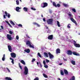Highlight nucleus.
<instances>
[{
  "label": "nucleus",
  "instance_id": "nucleus-51",
  "mask_svg": "<svg viewBox=\"0 0 80 80\" xmlns=\"http://www.w3.org/2000/svg\"><path fill=\"white\" fill-rule=\"evenodd\" d=\"M18 27H22V25L20 24H19L18 25Z\"/></svg>",
  "mask_w": 80,
  "mask_h": 80
},
{
  "label": "nucleus",
  "instance_id": "nucleus-15",
  "mask_svg": "<svg viewBox=\"0 0 80 80\" xmlns=\"http://www.w3.org/2000/svg\"><path fill=\"white\" fill-rule=\"evenodd\" d=\"M24 51L25 52H26L28 53H29L30 52V49H25L24 50Z\"/></svg>",
  "mask_w": 80,
  "mask_h": 80
},
{
  "label": "nucleus",
  "instance_id": "nucleus-64",
  "mask_svg": "<svg viewBox=\"0 0 80 80\" xmlns=\"http://www.w3.org/2000/svg\"><path fill=\"white\" fill-rule=\"evenodd\" d=\"M58 80H61V79L60 78H58Z\"/></svg>",
  "mask_w": 80,
  "mask_h": 80
},
{
  "label": "nucleus",
  "instance_id": "nucleus-9",
  "mask_svg": "<svg viewBox=\"0 0 80 80\" xmlns=\"http://www.w3.org/2000/svg\"><path fill=\"white\" fill-rule=\"evenodd\" d=\"M7 37L8 39L9 40H12V38L11 37V35H9L8 34L7 35Z\"/></svg>",
  "mask_w": 80,
  "mask_h": 80
},
{
  "label": "nucleus",
  "instance_id": "nucleus-6",
  "mask_svg": "<svg viewBox=\"0 0 80 80\" xmlns=\"http://www.w3.org/2000/svg\"><path fill=\"white\" fill-rule=\"evenodd\" d=\"M72 51L70 50H68L67 51V54L68 55H72Z\"/></svg>",
  "mask_w": 80,
  "mask_h": 80
},
{
  "label": "nucleus",
  "instance_id": "nucleus-34",
  "mask_svg": "<svg viewBox=\"0 0 80 80\" xmlns=\"http://www.w3.org/2000/svg\"><path fill=\"white\" fill-rule=\"evenodd\" d=\"M63 5L64 6V7H68V5L66 4H63Z\"/></svg>",
  "mask_w": 80,
  "mask_h": 80
},
{
  "label": "nucleus",
  "instance_id": "nucleus-48",
  "mask_svg": "<svg viewBox=\"0 0 80 80\" xmlns=\"http://www.w3.org/2000/svg\"><path fill=\"white\" fill-rule=\"evenodd\" d=\"M7 16L8 18H10V14H8Z\"/></svg>",
  "mask_w": 80,
  "mask_h": 80
},
{
  "label": "nucleus",
  "instance_id": "nucleus-8",
  "mask_svg": "<svg viewBox=\"0 0 80 80\" xmlns=\"http://www.w3.org/2000/svg\"><path fill=\"white\" fill-rule=\"evenodd\" d=\"M72 22H73L75 24L77 25V22L75 20V19H73V18H70Z\"/></svg>",
  "mask_w": 80,
  "mask_h": 80
},
{
  "label": "nucleus",
  "instance_id": "nucleus-10",
  "mask_svg": "<svg viewBox=\"0 0 80 80\" xmlns=\"http://www.w3.org/2000/svg\"><path fill=\"white\" fill-rule=\"evenodd\" d=\"M48 40H53V35H51L49 36L48 37Z\"/></svg>",
  "mask_w": 80,
  "mask_h": 80
},
{
  "label": "nucleus",
  "instance_id": "nucleus-3",
  "mask_svg": "<svg viewBox=\"0 0 80 80\" xmlns=\"http://www.w3.org/2000/svg\"><path fill=\"white\" fill-rule=\"evenodd\" d=\"M28 73V68H27V67L25 66L24 67V73L25 75H27Z\"/></svg>",
  "mask_w": 80,
  "mask_h": 80
},
{
  "label": "nucleus",
  "instance_id": "nucleus-63",
  "mask_svg": "<svg viewBox=\"0 0 80 80\" xmlns=\"http://www.w3.org/2000/svg\"><path fill=\"white\" fill-rule=\"evenodd\" d=\"M41 17H43V14L41 15Z\"/></svg>",
  "mask_w": 80,
  "mask_h": 80
},
{
  "label": "nucleus",
  "instance_id": "nucleus-44",
  "mask_svg": "<svg viewBox=\"0 0 80 80\" xmlns=\"http://www.w3.org/2000/svg\"><path fill=\"white\" fill-rule=\"evenodd\" d=\"M72 10L73 12H76V10H75V9H72Z\"/></svg>",
  "mask_w": 80,
  "mask_h": 80
},
{
  "label": "nucleus",
  "instance_id": "nucleus-25",
  "mask_svg": "<svg viewBox=\"0 0 80 80\" xmlns=\"http://www.w3.org/2000/svg\"><path fill=\"white\" fill-rule=\"evenodd\" d=\"M10 60H12L11 61V62L12 63V64H14V60L11 58H10Z\"/></svg>",
  "mask_w": 80,
  "mask_h": 80
},
{
  "label": "nucleus",
  "instance_id": "nucleus-21",
  "mask_svg": "<svg viewBox=\"0 0 80 80\" xmlns=\"http://www.w3.org/2000/svg\"><path fill=\"white\" fill-rule=\"evenodd\" d=\"M71 63H72V65H75V62L74 61H73V60H71Z\"/></svg>",
  "mask_w": 80,
  "mask_h": 80
},
{
  "label": "nucleus",
  "instance_id": "nucleus-50",
  "mask_svg": "<svg viewBox=\"0 0 80 80\" xmlns=\"http://www.w3.org/2000/svg\"><path fill=\"white\" fill-rule=\"evenodd\" d=\"M36 59L35 58H33L32 60V62H35V61Z\"/></svg>",
  "mask_w": 80,
  "mask_h": 80
},
{
  "label": "nucleus",
  "instance_id": "nucleus-53",
  "mask_svg": "<svg viewBox=\"0 0 80 80\" xmlns=\"http://www.w3.org/2000/svg\"><path fill=\"white\" fill-rule=\"evenodd\" d=\"M39 64L40 67H42V63H39Z\"/></svg>",
  "mask_w": 80,
  "mask_h": 80
},
{
  "label": "nucleus",
  "instance_id": "nucleus-26",
  "mask_svg": "<svg viewBox=\"0 0 80 80\" xmlns=\"http://www.w3.org/2000/svg\"><path fill=\"white\" fill-rule=\"evenodd\" d=\"M5 79L6 80H12V79L11 78L8 77H6L5 78Z\"/></svg>",
  "mask_w": 80,
  "mask_h": 80
},
{
  "label": "nucleus",
  "instance_id": "nucleus-62",
  "mask_svg": "<svg viewBox=\"0 0 80 80\" xmlns=\"http://www.w3.org/2000/svg\"><path fill=\"white\" fill-rule=\"evenodd\" d=\"M37 63L38 65V62H37Z\"/></svg>",
  "mask_w": 80,
  "mask_h": 80
},
{
  "label": "nucleus",
  "instance_id": "nucleus-31",
  "mask_svg": "<svg viewBox=\"0 0 80 80\" xmlns=\"http://www.w3.org/2000/svg\"><path fill=\"white\" fill-rule=\"evenodd\" d=\"M10 23L12 24V25H15V23L13 22L12 21H10Z\"/></svg>",
  "mask_w": 80,
  "mask_h": 80
},
{
  "label": "nucleus",
  "instance_id": "nucleus-42",
  "mask_svg": "<svg viewBox=\"0 0 80 80\" xmlns=\"http://www.w3.org/2000/svg\"><path fill=\"white\" fill-rule=\"evenodd\" d=\"M68 15H69V17H71V16H72V14H71V12H69Z\"/></svg>",
  "mask_w": 80,
  "mask_h": 80
},
{
  "label": "nucleus",
  "instance_id": "nucleus-23",
  "mask_svg": "<svg viewBox=\"0 0 80 80\" xmlns=\"http://www.w3.org/2000/svg\"><path fill=\"white\" fill-rule=\"evenodd\" d=\"M52 5L53 6L55 7H57V4H56V3L55 2H53L52 3Z\"/></svg>",
  "mask_w": 80,
  "mask_h": 80
},
{
  "label": "nucleus",
  "instance_id": "nucleus-49",
  "mask_svg": "<svg viewBox=\"0 0 80 80\" xmlns=\"http://www.w3.org/2000/svg\"><path fill=\"white\" fill-rule=\"evenodd\" d=\"M43 63L44 65H46V62H45V61L43 60Z\"/></svg>",
  "mask_w": 80,
  "mask_h": 80
},
{
  "label": "nucleus",
  "instance_id": "nucleus-30",
  "mask_svg": "<svg viewBox=\"0 0 80 80\" xmlns=\"http://www.w3.org/2000/svg\"><path fill=\"white\" fill-rule=\"evenodd\" d=\"M5 55L4 54L3 55V57L2 58V61H4L5 60Z\"/></svg>",
  "mask_w": 80,
  "mask_h": 80
},
{
  "label": "nucleus",
  "instance_id": "nucleus-54",
  "mask_svg": "<svg viewBox=\"0 0 80 80\" xmlns=\"http://www.w3.org/2000/svg\"><path fill=\"white\" fill-rule=\"evenodd\" d=\"M63 59L64 61H66V62H67V59H65L64 58H63Z\"/></svg>",
  "mask_w": 80,
  "mask_h": 80
},
{
  "label": "nucleus",
  "instance_id": "nucleus-24",
  "mask_svg": "<svg viewBox=\"0 0 80 80\" xmlns=\"http://www.w3.org/2000/svg\"><path fill=\"white\" fill-rule=\"evenodd\" d=\"M23 10H24L25 12H27L28 11V8L26 7H24L23 8Z\"/></svg>",
  "mask_w": 80,
  "mask_h": 80
},
{
  "label": "nucleus",
  "instance_id": "nucleus-46",
  "mask_svg": "<svg viewBox=\"0 0 80 80\" xmlns=\"http://www.w3.org/2000/svg\"><path fill=\"white\" fill-rule=\"evenodd\" d=\"M57 7H60V4H57Z\"/></svg>",
  "mask_w": 80,
  "mask_h": 80
},
{
  "label": "nucleus",
  "instance_id": "nucleus-40",
  "mask_svg": "<svg viewBox=\"0 0 80 80\" xmlns=\"http://www.w3.org/2000/svg\"><path fill=\"white\" fill-rule=\"evenodd\" d=\"M70 24H68L67 26V27L68 28H70Z\"/></svg>",
  "mask_w": 80,
  "mask_h": 80
},
{
  "label": "nucleus",
  "instance_id": "nucleus-4",
  "mask_svg": "<svg viewBox=\"0 0 80 80\" xmlns=\"http://www.w3.org/2000/svg\"><path fill=\"white\" fill-rule=\"evenodd\" d=\"M48 6V4L47 2H43L41 4V7L42 8H45Z\"/></svg>",
  "mask_w": 80,
  "mask_h": 80
},
{
  "label": "nucleus",
  "instance_id": "nucleus-58",
  "mask_svg": "<svg viewBox=\"0 0 80 80\" xmlns=\"http://www.w3.org/2000/svg\"><path fill=\"white\" fill-rule=\"evenodd\" d=\"M49 13H52V11L51 10L49 11Z\"/></svg>",
  "mask_w": 80,
  "mask_h": 80
},
{
  "label": "nucleus",
  "instance_id": "nucleus-36",
  "mask_svg": "<svg viewBox=\"0 0 80 80\" xmlns=\"http://www.w3.org/2000/svg\"><path fill=\"white\" fill-rule=\"evenodd\" d=\"M6 23H8V25H9V26H10V27H12L11 25H10V23H9V22H8V21H6Z\"/></svg>",
  "mask_w": 80,
  "mask_h": 80
},
{
  "label": "nucleus",
  "instance_id": "nucleus-32",
  "mask_svg": "<svg viewBox=\"0 0 80 80\" xmlns=\"http://www.w3.org/2000/svg\"><path fill=\"white\" fill-rule=\"evenodd\" d=\"M43 76L45 78H48V76H47V75L45 74H43Z\"/></svg>",
  "mask_w": 80,
  "mask_h": 80
},
{
  "label": "nucleus",
  "instance_id": "nucleus-12",
  "mask_svg": "<svg viewBox=\"0 0 80 80\" xmlns=\"http://www.w3.org/2000/svg\"><path fill=\"white\" fill-rule=\"evenodd\" d=\"M4 13L6 15H3V17L5 19L6 18V17H7V15H8V12H7V11H5L4 12Z\"/></svg>",
  "mask_w": 80,
  "mask_h": 80
},
{
  "label": "nucleus",
  "instance_id": "nucleus-60",
  "mask_svg": "<svg viewBox=\"0 0 80 80\" xmlns=\"http://www.w3.org/2000/svg\"><path fill=\"white\" fill-rule=\"evenodd\" d=\"M46 27L47 29H48V27L46 26Z\"/></svg>",
  "mask_w": 80,
  "mask_h": 80
},
{
  "label": "nucleus",
  "instance_id": "nucleus-29",
  "mask_svg": "<svg viewBox=\"0 0 80 80\" xmlns=\"http://www.w3.org/2000/svg\"><path fill=\"white\" fill-rule=\"evenodd\" d=\"M60 72L61 74V75H64V73L63 72V70H61Z\"/></svg>",
  "mask_w": 80,
  "mask_h": 80
},
{
  "label": "nucleus",
  "instance_id": "nucleus-18",
  "mask_svg": "<svg viewBox=\"0 0 80 80\" xmlns=\"http://www.w3.org/2000/svg\"><path fill=\"white\" fill-rule=\"evenodd\" d=\"M19 9H20V8L19 7H17L16 8V10L17 12H20V11H19Z\"/></svg>",
  "mask_w": 80,
  "mask_h": 80
},
{
  "label": "nucleus",
  "instance_id": "nucleus-35",
  "mask_svg": "<svg viewBox=\"0 0 80 80\" xmlns=\"http://www.w3.org/2000/svg\"><path fill=\"white\" fill-rule=\"evenodd\" d=\"M44 67H45V68H47L48 67V66L46 64L44 65Z\"/></svg>",
  "mask_w": 80,
  "mask_h": 80
},
{
  "label": "nucleus",
  "instance_id": "nucleus-16",
  "mask_svg": "<svg viewBox=\"0 0 80 80\" xmlns=\"http://www.w3.org/2000/svg\"><path fill=\"white\" fill-rule=\"evenodd\" d=\"M64 73L65 75H68V72L67 70L65 69H64Z\"/></svg>",
  "mask_w": 80,
  "mask_h": 80
},
{
  "label": "nucleus",
  "instance_id": "nucleus-55",
  "mask_svg": "<svg viewBox=\"0 0 80 80\" xmlns=\"http://www.w3.org/2000/svg\"><path fill=\"white\" fill-rule=\"evenodd\" d=\"M26 36L27 37H28V38H30V37L28 36V34H26Z\"/></svg>",
  "mask_w": 80,
  "mask_h": 80
},
{
  "label": "nucleus",
  "instance_id": "nucleus-59",
  "mask_svg": "<svg viewBox=\"0 0 80 80\" xmlns=\"http://www.w3.org/2000/svg\"><path fill=\"white\" fill-rule=\"evenodd\" d=\"M59 65H62V63H60L59 64Z\"/></svg>",
  "mask_w": 80,
  "mask_h": 80
},
{
  "label": "nucleus",
  "instance_id": "nucleus-27",
  "mask_svg": "<svg viewBox=\"0 0 80 80\" xmlns=\"http://www.w3.org/2000/svg\"><path fill=\"white\" fill-rule=\"evenodd\" d=\"M57 24L58 27H60V22H59L58 21H57Z\"/></svg>",
  "mask_w": 80,
  "mask_h": 80
},
{
  "label": "nucleus",
  "instance_id": "nucleus-56",
  "mask_svg": "<svg viewBox=\"0 0 80 80\" xmlns=\"http://www.w3.org/2000/svg\"><path fill=\"white\" fill-rule=\"evenodd\" d=\"M43 20L44 22H46V20H45V18H43Z\"/></svg>",
  "mask_w": 80,
  "mask_h": 80
},
{
  "label": "nucleus",
  "instance_id": "nucleus-7",
  "mask_svg": "<svg viewBox=\"0 0 80 80\" xmlns=\"http://www.w3.org/2000/svg\"><path fill=\"white\" fill-rule=\"evenodd\" d=\"M10 54L11 57L12 58H15V57H16V54L15 53H11Z\"/></svg>",
  "mask_w": 80,
  "mask_h": 80
},
{
  "label": "nucleus",
  "instance_id": "nucleus-41",
  "mask_svg": "<svg viewBox=\"0 0 80 80\" xmlns=\"http://www.w3.org/2000/svg\"><path fill=\"white\" fill-rule=\"evenodd\" d=\"M9 33L10 34H11V35H12L13 34V32L12 31H10L9 32Z\"/></svg>",
  "mask_w": 80,
  "mask_h": 80
},
{
  "label": "nucleus",
  "instance_id": "nucleus-45",
  "mask_svg": "<svg viewBox=\"0 0 80 80\" xmlns=\"http://www.w3.org/2000/svg\"><path fill=\"white\" fill-rule=\"evenodd\" d=\"M16 38L17 40H18L19 39V37H18V36H16Z\"/></svg>",
  "mask_w": 80,
  "mask_h": 80
},
{
  "label": "nucleus",
  "instance_id": "nucleus-47",
  "mask_svg": "<svg viewBox=\"0 0 80 80\" xmlns=\"http://www.w3.org/2000/svg\"><path fill=\"white\" fill-rule=\"evenodd\" d=\"M39 80V79L38 78V77H36V78H35V79H34V80Z\"/></svg>",
  "mask_w": 80,
  "mask_h": 80
},
{
  "label": "nucleus",
  "instance_id": "nucleus-11",
  "mask_svg": "<svg viewBox=\"0 0 80 80\" xmlns=\"http://www.w3.org/2000/svg\"><path fill=\"white\" fill-rule=\"evenodd\" d=\"M74 45L75 47H77L78 48H79V47H80V45L78 44H77L75 43H74Z\"/></svg>",
  "mask_w": 80,
  "mask_h": 80
},
{
  "label": "nucleus",
  "instance_id": "nucleus-19",
  "mask_svg": "<svg viewBox=\"0 0 80 80\" xmlns=\"http://www.w3.org/2000/svg\"><path fill=\"white\" fill-rule=\"evenodd\" d=\"M33 25H37V27H40V26L36 22H34L33 23Z\"/></svg>",
  "mask_w": 80,
  "mask_h": 80
},
{
  "label": "nucleus",
  "instance_id": "nucleus-43",
  "mask_svg": "<svg viewBox=\"0 0 80 80\" xmlns=\"http://www.w3.org/2000/svg\"><path fill=\"white\" fill-rule=\"evenodd\" d=\"M31 10H36V9H35V8H33L32 7L31 8Z\"/></svg>",
  "mask_w": 80,
  "mask_h": 80
},
{
  "label": "nucleus",
  "instance_id": "nucleus-37",
  "mask_svg": "<svg viewBox=\"0 0 80 80\" xmlns=\"http://www.w3.org/2000/svg\"><path fill=\"white\" fill-rule=\"evenodd\" d=\"M38 54L39 57H40V58H42V55H40V53L38 52Z\"/></svg>",
  "mask_w": 80,
  "mask_h": 80
},
{
  "label": "nucleus",
  "instance_id": "nucleus-13",
  "mask_svg": "<svg viewBox=\"0 0 80 80\" xmlns=\"http://www.w3.org/2000/svg\"><path fill=\"white\" fill-rule=\"evenodd\" d=\"M72 53L74 55H76V56H80V54L78 53H77L76 52H72Z\"/></svg>",
  "mask_w": 80,
  "mask_h": 80
},
{
  "label": "nucleus",
  "instance_id": "nucleus-5",
  "mask_svg": "<svg viewBox=\"0 0 80 80\" xmlns=\"http://www.w3.org/2000/svg\"><path fill=\"white\" fill-rule=\"evenodd\" d=\"M48 55H49V58H50V59H53V58L54 57L53 55L51 54L50 52H48Z\"/></svg>",
  "mask_w": 80,
  "mask_h": 80
},
{
  "label": "nucleus",
  "instance_id": "nucleus-61",
  "mask_svg": "<svg viewBox=\"0 0 80 80\" xmlns=\"http://www.w3.org/2000/svg\"><path fill=\"white\" fill-rule=\"evenodd\" d=\"M74 43H77V42H76L75 41H74Z\"/></svg>",
  "mask_w": 80,
  "mask_h": 80
},
{
  "label": "nucleus",
  "instance_id": "nucleus-2",
  "mask_svg": "<svg viewBox=\"0 0 80 80\" xmlns=\"http://www.w3.org/2000/svg\"><path fill=\"white\" fill-rule=\"evenodd\" d=\"M46 22L48 24L52 25V23H53V19L52 18L49 19L47 20Z\"/></svg>",
  "mask_w": 80,
  "mask_h": 80
},
{
  "label": "nucleus",
  "instance_id": "nucleus-22",
  "mask_svg": "<svg viewBox=\"0 0 80 80\" xmlns=\"http://www.w3.org/2000/svg\"><path fill=\"white\" fill-rule=\"evenodd\" d=\"M70 80H75V76H72V78H70Z\"/></svg>",
  "mask_w": 80,
  "mask_h": 80
},
{
  "label": "nucleus",
  "instance_id": "nucleus-1",
  "mask_svg": "<svg viewBox=\"0 0 80 80\" xmlns=\"http://www.w3.org/2000/svg\"><path fill=\"white\" fill-rule=\"evenodd\" d=\"M26 45H28L30 48H35L34 46L32 45H31V42L29 40H28L26 42Z\"/></svg>",
  "mask_w": 80,
  "mask_h": 80
},
{
  "label": "nucleus",
  "instance_id": "nucleus-52",
  "mask_svg": "<svg viewBox=\"0 0 80 80\" xmlns=\"http://www.w3.org/2000/svg\"><path fill=\"white\" fill-rule=\"evenodd\" d=\"M6 69H7V70L8 71V72H10V70H9V68H6Z\"/></svg>",
  "mask_w": 80,
  "mask_h": 80
},
{
  "label": "nucleus",
  "instance_id": "nucleus-17",
  "mask_svg": "<svg viewBox=\"0 0 80 80\" xmlns=\"http://www.w3.org/2000/svg\"><path fill=\"white\" fill-rule=\"evenodd\" d=\"M60 50L59 48H58L56 49V53H60Z\"/></svg>",
  "mask_w": 80,
  "mask_h": 80
},
{
  "label": "nucleus",
  "instance_id": "nucleus-57",
  "mask_svg": "<svg viewBox=\"0 0 80 80\" xmlns=\"http://www.w3.org/2000/svg\"><path fill=\"white\" fill-rule=\"evenodd\" d=\"M1 28H2V29H3V26H1Z\"/></svg>",
  "mask_w": 80,
  "mask_h": 80
},
{
  "label": "nucleus",
  "instance_id": "nucleus-39",
  "mask_svg": "<svg viewBox=\"0 0 80 80\" xmlns=\"http://www.w3.org/2000/svg\"><path fill=\"white\" fill-rule=\"evenodd\" d=\"M46 63H49V62H50V61L47 59H46Z\"/></svg>",
  "mask_w": 80,
  "mask_h": 80
},
{
  "label": "nucleus",
  "instance_id": "nucleus-14",
  "mask_svg": "<svg viewBox=\"0 0 80 80\" xmlns=\"http://www.w3.org/2000/svg\"><path fill=\"white\" fill-rule=\"evenodd\" d=\"M8 48L9 52H12V46L10 45L8 46Z\"/></svg>",
  "mask_w": 80,
  "mask_h": 80
},
{
  "label": "nucleus",
  "instance_id": "nucleus-33",
  "mask_svg": "<svg viewBox=\"0 0 80 80\" xmlns=\"http://www.w3.org/2000/svg\"><path fill=\"white\" fill-rule=\"evenodd\" d=\"M18 65L19 66V67L20 68L21 70H22V66L20 65V63H18Z\"/></svg>",
  "mask_w": 80,
  "mask_h": 80
},
{
  "label": "nucleus",
  "instance_id": "nucleus-28",
  "mask_svg": "<svg viewBox=\"0 0 80 80\" xmlns=\"http://www.w3.org/2000/svg\"><path fill=\"white\" fill-rule=\"evenodd\" d=\"M44 55L46 57H48V53L47 52H44Z\"/></svg>",
  "mask_w": 80,
  "mask_h": 80
},
{
  "label": "nucleus",
  "instance_id": "nucleus-20",
  "mask_svg": "<svg viewBox=\"0 0 80 80\" xmlns=\"http://www.w3.org/2000/svg\"><path fill=\"white\" fill-rule=\"evenodd\" d=\"M20 62L23 65H25V61H24L23 60H21V61H20Z\"/></svg>",
  "mask_w": 80,
  "mask_h": 80
},
{
  "label": "nucleus",
  "instance_id": "nucleus-38",
  "mask_svg": "<svg viewBox=\"0 0 80 80\" xmlns=\"http://www.w3.org/2000/svg\"><path fill=\"white\" fill-rule=\"evenodd\" d=\"M16 2L17 5H19V1L16 0Z\"/></svg>",
  "mask_w": 80,
  "mask_h": 80
}]
</instances>
